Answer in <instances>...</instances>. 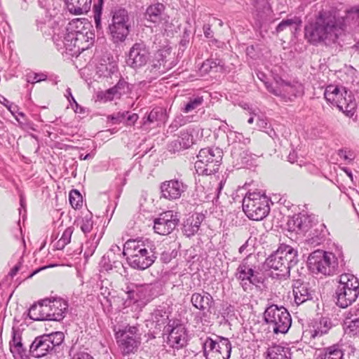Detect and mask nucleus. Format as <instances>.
I'll list each match as a JSON object with an SVG mask.
<instances>
[{"label":"nucleus","mask_w":359,"mask_h":359,"mask_svg":"<svg viewBox=\"0 0 359 359\" xmlns=\"http://www.w3.org/2000/svg\"><path fill=\"white\" fill-rule=\"evenodd\" d=\"M200 341L206 359H229L232 346L228 338L205 336L201 337Z\"/></svg>","instance_id":"obj_9"},{"label":"nucleus","mask_w":359,"mask_h":359,"mask_svg":"<svg viewBox=\"0 0 359 359\" xmlns=\"http://www.w3.org/2000/svg\"><path fill=\"white\" fill-rule=\"evenodd\" d=\"M344 330L347 334H359V318H346L344 323Z\"/></svg>","instance_id":"obj_39"},{"label":"nucleus","mask_w":359,"mask_h":359,"mask_svg":"<svg viewBox=\"0 0 359 359\" xmlns=\"http://www.w3.org/2000/svg\"><path fill=\"white\" fill-rule=\"evenodd\" d=\"M297 250L290 245L281 244L265 261L266 266L276 271L280 278L289 277L290 269L298 263Z\"/></svg>","instance_id":"obj_4"},{"label":"nucleus","mask_w":359,"mask_h":359,"mask_svg":"<svg viewBox=\"0 0 359 359\" xmlns=\"http://www.w3.org/2000/svg\"><path fill=\"white\" fill-rule=\"evenodd\" d=\"M177 252L175 250H164L161 253L160 259L163 263H169L172 259L175 258Z\"/></svg>","instance_id":"obj_54"},{"label":"nucleus","mask_w":359,"mask_h":359,"mask_svg":"<svg viewBox=\"0 0 359 359\" xmlns=\"http://www.w3.org/2000/svg\"><path fill=\"white\" fill-rule=\"evenodd\" d=\"M114 331L116 341L124 354H129L137 350L140 343L137 326L128 325L124 329Z\"/></svg>","instance_id":"obj_15"},{"label":"nucleus","mask_w":359,"mask_h":359,"mask_svg":"<svg viewBox=\"0 0 359 359\" xmlns=\"http://www.w3.org/2000/svg\"><path fill=\"white\" fill-rule=\"evenodd\" d=\"M111 17L107 34L114 44L120 45L126 41L132 29L129 13L125 8H115L111 11Z\"/></svg>","instance_id":"obj_5"},{"label":"nucleus","mask_w":359,"mask_h":359,"mask_svg":"<svg viewBox=\"0 0 359 359\" xmlns=\"http://www.w3.org/2000/svg\"><path fill=\"white\" fill-rule=\"evenodd\" d=\"M331 327V320L327 318H322L318 322H314L307 332L310 334L311 337L315 339L327 334Z\"/></svg>","instance_id":"obj_31"},{"label":"nucleus","mask_w":359,"mask_h":359,"mask_svg":"<svg viewBox=\"0 0 359 359\" xmlns=\"http://www.w3.org/2000/svg\"><path fill=\"white\" fill-rule=\"evenodd\" d=\"M212 64V58L208 59L201 65L199 72L201 75L207 74L211 72V65Z\"/></svg>","instance_id":"obj_58"},{"label":"nucleus","mask_w":359,"mask_h":359,"mask_svg":"<svg viewBox=\"0 0 359 359\" xmlns=\"http://www.w3.org/2000/svg\"><path fill=\"white\" fill-rule=\"evenodd\" d=\"M150 58L149 48L142 41L135 43L130 48L126 63L133 69L144 66Z\"/></svg>","instance_id":"obj_18"},{"label":"nucleus","mask_w":359,"mask_h":359,"mask_svg":"<svg viewBox=\"0 0 359 359\" xmlns=\"http://www.w3.org/2000/svg\"><path fill=\"white\" fill-rule=\"evenodd\" d=\"M187 186L182 180L174 179L165 181L160 186L161 198L169 201L178 199L187 191Z\"/></svg>","instance_id":"obj_21"},{"label":"nucleus","mask_w":359,"mask_h":359,"mask_svg":"<svg viewBox=\"0 0 359 359\" xmlns=\"http://www.w3.org/2000/svg\"><path fill=\"white\" fill-rule=\"evenodd\" d=\"M64 334L55 332L36 337L29 346V353L34 358H39L53 353L55 347L64 341Z\"/></svg>","instance_id":"obj_12"},{"label":"nucleus","mask_w":359,"mask_h":359,"mask_svg":"<svg viewBox=\"0 0 359 359\" xmlns=\"http://www.w3.org/2000/svg\"><path fill=\"white\" fill-rule=\"evenodd\" d=\"M71 359H94L91 355L83 351H74L71 349L69 351Z\"/></svg>","instance_id":"obj_55"},{"label":"nucleus","mask_w":359,"mask_h":359,"mask_svg":"<svg viewBox=\"0 0 359 359\" xmlns=\"http://www.w3.org/2000/svg\"><path fill=\"white\" fill-rule=\"evenodd\" d=\"M97 69L98 72L104 77H110L117 72V66L113 63H108L106 65L101 64Z\"/></svg>","instance_id":"obj_46"},{"label":"nucleus","mask_w":359,"mask_h":359,"mask_svg":"<svg viewBox=\"0 0 359 359\" xmlns=\"http://www.w3.org/2000/svg\"><path fill=\"white\" fill-rule=\"evenodd\" d=\"M297 20V18L283 20L276 27V32L278 33L287 28H290V29H292V27L296 29Z\"/></svg>","instance_id":"obj_51"},{"label":"nucleus","mask_w":359,"mask_h":359,"mask_svg":"<svg viewBox=\"0 0 359 359\" xmlns=\"http://www.w3.org/2000/svg\"><path fill=\"white\" fill-rule=\"evenodd\" d=\"M123 253L128 256V264L139 270L149 268L156 259L155 244L149 239L128 240L124 244Z\"/></svg>","instance_id":"obj_3"},{"label":"nucleus","mask_w":359,"mask_h":359,"mask_svg":"<svg viewBox=\"0 0 359 359\" xmlns=\"http://www.w3.org/2000/svg\"><path fill=\"white\" fill-rule=\"evenodd\" d=\"M11 351L13 354H18L22 359H29V355H30L22 342H18L16 346H11Z\"/></svg>","instance_id":"obj_49"},{"label":"nucleus","mask_w":359,"mask_h":359,"mask_svg":"<svg viewBox=\"0 0 359 359\" xmlns=\"http://www.w3.org/2000/svg\"><path fill=\"white\" fill-rule=\"evenodd\" d=\"M103 3V0H97V2L93 5V18L95 27L97 29H101V16L102 13Z\"/></svg>","instance_id":"obj_45"},{"label":"nucleus","mask_w":359,"mask_h":359,"mask_svg":"<svg viewBox=\"0 0 359 359\" xmlns=\"http://www.w3.org/2000/svg\"><path fill=\"white\" fill-rule=\"evenodd\" d=\"M312 222V217L304 214L294 215L287 222L288 231L297 233L308 231L309 224Z\"/></svg>","instance_id":"obj_25"},{"label":"nucleus","mask_w":359,"mask_h":359,"mask_svg":"<svg viewBox=\"0 0 359 359\" xmlns=\"http://www.w3.org/2000/svg\"><path fill=\"white\" fill-rule=\"evenodd\" d=\"M39 5L42 11L36 20L38 29L45 34H51L53 41L58 49L65 48L66 50L74 53V43L76 33L67 30V27H63V25H59L57 17L59 10L55 1L39 0Z\"/></svg>","instance_id":"obj_2"},{"label":"nucleus","mask_w":359,"mask_h":359,"mask_svg":"<svg viewBox=\"0 0 359 359\" xmlns=\"http://www.w3.org/2000/svg\"><path fill=\"white\" fill-rule=\"evenodd\" d=\"M92 0H66L70 13L75 15L86 13L90 8Z\"/></svg>","instance_id":"obj_32"},{"label":"nucleus","mask_w":359,"mask_h":359,"mask_svg":"<svg viewBox=\"0 0 359 359\" xmlns=\"http://www.w3.org/2000/svg\"><path fill=\"white\" fill-rule=\"evenodd\" d=\"M224 62L219 58H212V64L211 65V72H219L224 71Z\"/></svg>","instance_id":"obj_57"},{"label":"nucleus","mask_w":359,"mask_h":359,"mask_svg":"<svg viewBox=\"0 0 359 359\" xmlns=\"http://www.w3.org/2000/svg\"><path fill=\"white\" fill-rule=\"evenodd\" d=\"M73 232V226H69L64 231L61 238L55 243V248L57 250H62L67 244L70 243Z\"/></svg>","instance_id":"obj_44"},{"label":"nucleus","mask_w":359,"mask_h":359,"mask_svg":"<svg viewBox=\"0 0 359 359\" xmlns=\"http://www.w3.org/2000/svg\"><path fill=\"white\" fill-rule=\"evenodd\" d=\"M168 67H165L164 60L162 58L161 60H158L157 63L152 65V69L158 70L160 73H164Z\"/></svg>","instance_id":"obj_61"},{"label":"nucleus","mask_w":359,"mask_h":359,"mask_svg":"<svg viewBox=\"0 0 359 359\" xmlns=\"http://www.w3.org/2000/svg\"><path fill=\"white\" fill-rule=\"evenodd\" d=\"M164 10L165 6L163 4L158 3L151 5L147 8L145 18L154 23H158Z\"/></svg>","instance_id":"obj_34"},{"label":"nucleus","mask_w":359,"mask_h":359,"mask_svg":"<svg viewBox=\"0 0 359 359\" xmlns=\"http://www.w3.org/2000/svg\"><path fill=\"white\" fill-rule=\"evenodd\" d=\"M264 320L274 334H285L292 325V318L288 311L283 306H268L264 312Z\"/></svg>","instance_id":"obj_10"},{"label":"nucleus","mask_w":359,"mask_h":359,"mask_svg":"<svg viewBox=\"0 0 359 359\" xmlns=\"http://www.w3.org/2000/svg\"><path fill=\"white\" fill-rule=\"evenodd\" d=\"M344 97L341 98V100H345V103L344 104H343L344 107L339 109L344 113H346L347 115L352 116L354 113V109L355 108V102H353V96L351 95V93L348 94V92L346 90H344Z\"/></svg>","instance_id":"obj_43"},{"label":"nucleus","mask_w":359,"mask_h":359,"mask_svg":"<svg viewBox=\"0 0 359 359\" xmlns=\"http://www.w3.org/2000/svg\"><path fill=\"white\" fill-rule=\"evenodd\" d=\"M257 125L260 130H264L271 137L272 136V133H275L274 130L270 128V125L266 117L257 116Z\"/></svg>","instance_id":"obj_50"},{"label":"nucleus","mask_w":359,"mask_h":359,"mask_svg":"<svg viewBox=\"0 0 359 359\" xmlns=\"http://www.w3.org/2000/svg\"><path fill=\"white\" fill-rule=\"evenodd\" d=\"M269 201L270 198L264 192H248L243 199V210L249 219L259 221L268 215Z\"/></svg>","instance_id":"obj_8"},{"label":"nucleus","mask_w":359,"mask_h":359,"mask_svg":"<svg viewBox=\"0 0 359 359\" xmlns=\"http://www.w3.org/2000/svg\"><path fill=\"white\" fill-rule=\"evenodd\" d=\"M28 316L36 321L47 320L46 309L44 307L43 299L29 308Z\"/></svg>","instance_id":"obj_35"},{"label":"nucleus","mask_w":359,"mask_h":359,"mask_svg":"<svg viewBox=\"0 0 359 359\" xmlns=\"http://www.w3.org/2000/svg\"><path fill=\"white\" fill-rule=\"evenodd\" d=\"M138 115L135 113H133L132 114H127L125 120H126V124L127 126H133L135 124V123L138 120Z\"/></svg>","instance_id":"obj_62"},{"label":"nucleus","mask_w":359,"mask_h":359,"mask_svg":"<svg viewBox=\"0 0 359 359\" xmlns=\"http://www.w3.org/2000/svg\"><path fill=\"white\" fill-rule=\"evenodd\" d=\"M46 309L47 320L60 321L62 320L68 310L67 302L62 299H43Z\"/></svg>","instance_id":"obj_20"},{"label":"nucleus","mask_w":359,"mask_h":359,"mask_svg":"<svg viewBox=\"0 0 359 359\" xmlns=\"http://www.w3.org/2000/svg\"><path fill=\"white\" fill-rule=\"evenodd\" d=\"M151 320L155 325V327L161 330L168 325V314L165 308L158 306L151 314Z\"/></svg>","instance_id":"obj_33"},{"label":"nucleus","mask_w":359,"mask_h":359,"mask_svg":"<svg viewBox=\"0 0 359 359\" xmlns=\"http://www.w3.org/2000/svg\"><path fill=\"white\" fill-rule=\"evenodd\" d=\"M359 295V280L351 273H345L338 277L334 297L336 304L345 309L355 302Z\"/></svg>","instance_id":"obj_6"},{"label":"nucleus","mask_w":359,"mask_h":359,"mask_svg":"<svg viewBox=\"0 0 359 359\" xmlns=\"http://www.w3.org/2000/svg\"><path fill=\"white\" fill-rule=\"evenodd\" d=\"M69 200L71 205L76 209L82 205L83 198L79 191L73 189L69 192Z\"/></svg>","instance_id":"obj_47"},{"label":"nucleus","mask_w":359,"mask_h":359,"mask_svg":"<svg viewBox=\"0 0 359 359\" xmlns=\"http://www.w3.org/2000/svg\"><path fill=\"white\" fill-rule=\"evenodd\" d=\"M309 269L316 273L331 276L338 273L339 262L331 252L317 250L311 252L307 260Z\"/></svg>","instance_id":"obj_7"},{"label":"nucleus","mask_w":359,"mask_h":359,"mask_svg":"<svg viewBox=\"0 0 359 359\" xmlns=\"http://www.w3.org/2000/svg\"><path fill=\"white\" fill-rule=\"evenodd\" d=\"M91 25L87 21H82L79 19H76L75 20H72L68 24L67 30L73 31L74 32L78 34L79 32H81L86 30H90Z\"/></svg>","instance_id":"obj_40"},{"label":"nucleus","mask_w":359,"mask_h":359,"mask_svg":"<svg viewBox=\"0 0 359 359\" xmlns=\"http://www.w3.org/2000/svg\"><path fill=\"white\" fill-rule=\"evenodd\" d=\"M46 78L47 76L44 74H38L34 72H29L26 75V81L30 83L45 81Z\"/></svg>","instance_id":"obj_53"},{"label":"nucleus","mask_w":359,"mask_h":359,"mask_svg":"<svg viewBox=\"0 0 359 359\" xmlns=\"http://www.w3.org/2000/svg\"><path fill=\"white\" fill-rule=\"evenodd\" d=\"M223 151L218 147L201 149L197 155L195 169L198 175H210L218 171Z\"/></svg>","instance_id":"obj_11"},{"label":"nucleus","mask_w":359,"mask_h":359,"mask_svg":"<svg viewBox=\"0 0 359 359\" xmlns=\"http://www.w3.org/2000/svg\"><path fill=\"white\" fill-rule=\"evenodd\" d=\"M165 333L168 334L167 344L175 349L184 347L188 341V334L184 325L179 322H168L165 327Z\"/></svg>","instance_id":"obj_16"},{"label":"nucleus","mask_w":359,"mask_h":359,"mask_svg":"<svg viewBox=\"0 0 359 359\" xmlns=\"http://www.w3.org/2000/svg\"><path fill=\"white\" fill-rule=\"evenodd\" d=\"M314 217H312V219ZM309 236L304 242V245L310 247H316L320 245L326 238L327 230L325 225L322 222H312L309 226Z\"/></svg>","instance_id":"obj_22"},{"label":"nucleus","mask_w":359,"mask_h":359,"mask_svg":"<svg viewBox=\"0 0 359 359\" xmlns=\"http://www.w3.org/2000/svg\"><path fill=\"white\" fill-rule=\"evenodd\" d=\"M129 84L123 79H120L114 87L102 91L98 94V97L104 102L111 101L114 99H118L121 95L129 92Z\"/></svg>","instance_id":"obj_24"},{"label":"nucleus","mask_w":359,"mask_h":359,"mask_svg":"<svg viewBox=\"0 0 359 359\" xmlns=\"http://www.w3.org/2000/svg\"><path fill=\"white\" fill-rule=\"evenodd\" d=\"M168 151L172 154H175L186 149L182 144L176 139L172 141L168 146Z\"/></svg>","instance_id":"obj_56"},{"label":"nucleus","mask_w":359,"mask_h":359,"mask_svg":"<svg viewBox=\"0 0 359 359\" xmlns=\"http://www.w3.org/2000/svg\"><path fill=\"white\" fill-rule=\"evenodd\" d=\"M204 99L202 95H193L189 98V100L184 104L182 111L184 113H189L194 109L199 108L203 103Z\"/></svg>","instance_id":"obj_38"},{"label":"nucleus","mask_w":359,"mask_h":359,"mask_svg":"<svg viewBox=\"0 0 359 359\" xmlns=\"http://www.w3.org/2000/svg\"><path fill=\"white\" fill-rule=\"evenodd\" d=\"M264 83L269 92L280 97L284 102H292L296 97L304 93V88L298 82L291 83L280 78L276 80L275 86L266 81H264Z\"/></svg>","instance_id":"obj_14"},{"label":"nucleus","mask_w":359,"mask_h":359,"mask_svg":"<svg viewBox=\"0 0 359 359\" xmlns=\"http://www.w3.org/2000/svg\"><path fill=\"white\" fill-rule=\"evenodd\" d=\"M338 155L348 161H352L354 159V155L353 152L350 150H347L346 149H340L338 152Z\"/></svg>","instance_id":"obj_59"},{"label":"nucleus","mask_w":359,"mask_h":359,"mask_svg":"<svg viewBox=\"0 0 359 359\" xmlns=\"http://www.w3.org/2000/svg\"><path fill=\"white\" fill-rule=\"evenodd\" d=\"M235 277L240 282L244 291L252 290V287H260L264 282V278L257 266L250 262V256L243 259L238 265Z\"/></svg>","instance_id":"obj_13"},{"label":"nucleus","mask_w":359,"mask_h":359,"mask_svg":"<svg viewBox=\"0 0 359 359\" xmlns=\"http://www.w3.org/2000/svg\"><path fill=\"white\" fill-rule=\"evenodd\" d=\"M344 356L343 351L337 345H333L325 349L324 353L320 359H342Z\"/></svg>","instance_id":"obj_41"},{"label":"nucleus","mask_w":359,"mask_h":359,"mask_svg":"<svg viewBox=\"0 0 359 359\" xmlns=\"http://www.w3.org/2000/svg\"><path fill=\"white\" fill-rule=\"evenodd\" d=\"M184 124V118L182 116H179L177 118H176L172 122V123L170 124V128H171L172 130H177L179 126H182Z\"/></svg>","instance_id":"obj_63"},{"label":"nucleus","mask_w":359,"mask_h":359,"mask_svg":"<svg viewBox=\"0 0 359 359\" xmlns=\"http://www.w3.org/2000/svg\"><path fill=\"white\" fill-rule=\"evenodd\" d=\"M180 223L177 212L168 210L161 213L154 221V230L160 235H168L175 229Z\"/></svg>","instance_id":"obj_19"},{"label":"nucleus","mask_w":359,"mask_h":359,"mask_svg":"<svg viewBox=\"0 0 359 359\" xmlns=\"http://www.w3.org/2000/svg\"><path fill=\"white\" fill-rule=\"evenodd\" d=\"M257 12V18L263 20L270 13L271 7L268 0H251Z\"/></svg>","instance_id":"obj_37"},{"label":"nucleus","mask_w":359,"mask_h":359,"mask_svg":"<svg viewBox=\"0 0 359 359\" xmlns=\"http://www.w3.org/2000/svg\"><path fill=\"white\" fill-rule=\"evenodd\" d=\"M177 140L186 149L193 144V135L187 130H182Z\"/></svg>","instance_id":"obj_48"},{"label":"nucleus","mask_w":359,"mask_h":359,"mask_svg":"<svg viewBox=\"0 0 359 359\" xmlns=\"http://www.w3.org/2000/svg\"><path fill=\"white\" fill-rule=\"evenodd\" d=\"M203 219V215L199 213H194L188 217L183 224V232L184 234L187 237H191L196 233Z\"/></svg>","instance_id":"obj_28"},{"label":"nucleus","mask_w":359,"mask_h":359,"mask_svg":"<svg viewBox=\"0 0 359 359\" xmlns=\"http://www.w3.org/2000/svg\"><path fill=\"white\" fill-rule=\"evenodd\" d=\"M74 224L80 226L81 230L85 233H90L93 229V222L91 215H86L74 221Z\"/></svg>","instance_id":"obj_42"},{"label":"nucleus","mask_w":359,"mask_h":359,"mask_svg":"<svg viewBox=\"0 0 359 359\" xmlns=\"http://www.w3.org/2000/svg\"><path fill=\"white\" fill-rule=\"evenodd\" d=\"M324 97L327 102L337 106L339 109L344 107L345 100H341L344 96L338 86L330 85L327 86L324 92Z\"/></svg>","instance_id":"obj_29"},{"label":"nucleus","mask_w":359,"mask_h":359,"mask_svg":"<svg viewBox=\"0 0 359 359\" xmlns=\"http://www.w3.org/2000/svg\"><path fill=\"white\" fill-rule=\"evenodd\" d=\"M125 291L128 295L125 304H128V306L139 301L149 302L154 295V287L151 284L130 283L126 285Z\"/></svg>","instance_id":"obj_17"},{"label":"nucleus","mask_w":359,"mask_h":359,"mask_svg":"<svg viewBox=\"0 0 359 359\" xmlns=\"http://www.w3.org/2000/svg\"><path fill=\"white\" fill-rule=\"evenodd\" d=\"M128 111H118L107 116V120L110 121L114 124H118L123 122Z\"/></svg>","instance_id":"obj_52"},{"label":"nucleus","mask_w":359,"mask_h":359,"mask_svg":"<svg viewBox=\"0 0 359 359\" xmlns=\"http://www.w3.org/2000/svg\"><path fill=\"white\" fill-rule=\"evenodd\" d=\"M222 316L224 318H231L234 316V307L230 304L222 309Z\"/></svg>","instance_id":"obj_60"},{"label":"nucleus","mask_w":359,"mask_h":359,"mask_svg":"<svg viewBox=\"0 0 359 359\" xmlns=\"http://www.w3.org/2000/svg\"><path fill=\"white\" fill-rule=\"evenodd\" d=\"M74 41V53H81L90 48L95 42V34L91 30L79 32Z\"/></svg>","instance_id":"obj_26"},{"label":"nucleus","mask_w":359,"mask_h":359,"mask_svg":"<svg viewBox=\"0 0 359 359\" xmlns=\"http://www.w3.org/2000/svg\"><path fill=\"white\" fill-rule=\"evenodd\" d=\"M290 348L281 344L269 346L266 351V359H292Z\"/></svg>","instance_id":"obj_30"},{"label":"nucleus","mask_w":359,"mask_h":359,"mask_svg":"<svg viewBox=\"0 0 359 359\" xmlns=\"http://www.w3.org/2000/svg\"><path fill=\"white\" fill-rule=\"evenodd\" d=\"M293 294L294 302L298 305L313 298V291L309 287V284L299 280L295 281L293 284Z\"/></svg>","instance_id":"obj_27"},{"label":"nucleus","mask_w":359,"mask_h":359,"mask_svg":"<svg viewBox=\"0 0 359 359\" xmlns=\"http://www.w3.org/2000/svg\"><path fill=\"white\" fill-rule=\"evenodd\" d=\"M165 111L161 108L153 109L147 115L142 118V125H151L164 120Z\"/></svg>","instance_id":"obj_36"},{"label":"nucleus","mask_w":359,"mask_h":359,"mask_svg":"<svg viewBox=\"0 0 359 359\" xmlns=\"http://www.w3.org/2000/svg\"><path fill=\"white\" fill-rule=\"evenodd\" d=\"M192 306L203 311V316H205V311H209L214 306L215 301L212 296L208 292L203 290L201 292H194L191 297Z\"/></svg>","instance_id":"obj_23"},{"label":"nucleus","mask_w":359,"mask_h":359,"mask_svg":"<svg viewBox=\"0 0 359 359\" xmlns=\"http://www.w3.org/2000/svg\"><path fill=\"white\" fill-rule=\"evenodd\" d=\"M18 342H21V336L13 328L12 331V341L10 343L11 346H16Z\"/></svg>","instance_id":"obj_64"},{"label":"nucleus","mask_w":359,"mask_h":359,"mask_svg":"<svg viewBox=\"0 0 359 359\" xmlns=\"http://www.w3.org/2000/svg\"><path fill=\"white\" fill-rule=\"evenodd\" d=\"M346 29L345 20L335 8L322 9L304 27V36L313 45L336 43Z\"/></svg>","instance_id":"obj_1"}]
</instances>
